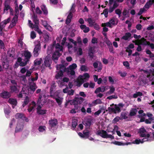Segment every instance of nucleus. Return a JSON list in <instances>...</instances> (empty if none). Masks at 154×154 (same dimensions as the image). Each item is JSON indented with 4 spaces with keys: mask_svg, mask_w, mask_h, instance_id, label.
Returning a JSON list of instances; mask_svg holds the SVG:
<instances>
[{
    "mask_svg": "<svg viewBox=\"0 0 154 154\" xmlns=\"http://www.w3.org/2000/svg\"><path fill=\"white\" fill-rule=\"evenodd\" d=\"M45 28L46 29L50 32H51L52 31V29L51 27L48 24Z\"/></svg>",
    "mask_w": 154,
    "mask_h": 154,
    "instance_id": "60",
    "label": "nucleus"
},
{
    "mask_svg": "<svg viewBox=\"0 0 154 154\" xmlns=\"http://www.w3.org/2000/svg\"><path fill=\"white\" fill-rule=\"evenodd\" d=\"M144 138H143L142 140H141V143H143L144 142H145L146 141H151V140L150 139H149V137H143Z\"/></svg>",
    "mask_w": 154,
    "mask_h": 154,
    "instance_id": "48",
    "label": "nucleus"
},
{
    "mask_svg": "<svg viewBox=\"0 0 154 154\" xmlns=\"http://www.w3.org/2000/svg\"><path fill=\"white\" fill-rule=\"evenodd\" d=\"M45 127L44 126H40L38 128V131L40 132H43L45 130Z\"/></svg>",
    "mask_w": 154,
    "mask_h": 154,
    "instance_id": "57",
    "label": "nucleus"
},
{
    "mask_svg": "<svg viewBox=\"0 0 154 154\" xmlns=\"http://www.w3.org/2000/svg\"><path fill=\"white\" fill-rule=\"evenodd\" d=\"M49 123L51 127H54L57 124V119H51L49 121Z\"/></svg>",
    "mask_w": 154,
    "mask_h": 154,
    "instance_id": "12",
    "label": "nucleus"
},
{
    "mask_svg": "<svg viewBox=\"0 0 154 154\" xmlns=\"http://www.w3.org/2000/svg\"><path fill=\"white\" fill-rule=\"evenodd\" d=\"M4 5V13H8V11L9 9L10 11V14L13 15V14L11 13L13 10L11 8L10 6L9 5Z\"/></svg>",
    "mask_w": 154,
    "mask_h": 154,
    "instance_id": "14",
    "label": "nucleus"
},
{
    "mask_svg": "<svg viewBox=\"0 0 154 154\" xmlns=\"http://www.w3.org/2000/svg\"><path fill=\"white\" fill-rule=\"evenodd\" d=\"M7 56L9 57L14 58V51H8L7 52Z\"/></svg>",
    "mask_w": 154,
    "mask_h": 154,
    "instance_id": "37",
    "label": "nucleus"
},
{
    "mask_svg": "<svg viewBox=\"0 0 154 154\" xmlns=\"http://www.w3.org/2000/svg\"><path fill=\"white\" fill-rule=\"evenodd\" d=\"M37 88V87L35 83L30 82L29 84L28 91L30 94H33Z\"/></svg>",
    "mask_w": 154,
    "mask_h": 154,
    "instance_id": "3",
    "label": "nucleus"
},
{
    "mask_svg": "<svg viewBox=\"0 0 154 154\" xmlns=\"http://www.w3.org/2000/svg\"><path fill=\"white\" fill-rule=\"evenodd\" d=\"M44 64L46 67H50L51 66V60L46 58L44 62Z\"/></svg>",
    "mask_w": 154,
    "mask_h": 154,
    "instance_id": "22",
    "label": "nucleus"
},
{
    "mask_svg": "<svg viewBox=\"0 0 154 154\" xmlns=\"http://www.w3.org/2000/svg\"><path fill=\"white\" fill-rule=\"evenodd\" d=\"M24 114L22 113H17L15 115V118L17 119H23Z\"/></svg>",
    "mask_w": 154,
    "mask_h": 154,
    "instance_id": "27",
    "label": "nucleus"
},
{
    "mask_svg": "<svg viewBox=\"0 0 154 154\" xmlns=\"http://www.w3.org/2000/svg\"><path fill=\"white\" fill-rule=\"evenodd\" d=\"M24 62L22 61L19 64V65L21 66H25L27 64L28 61H26V60L25 59L24 60Z\"/></svg>",
    "mask_w": 154,
    "mask_h": 154,
    "instance_id": "45",
    "label": "nucleus"
},
{
    "mask_svg": "<svg viewBox=\"0 0 154 154\" xmlns=\"http://www.w3.org/2000/svg\"><path fill=\"white\" fill-rule=\"evenodd\" d=\"M153 4L149 0L147 1L144 5V8L148 9Z\"/></svg>",
    "mask_w": 154,
    "mask_h": 154,
    "instance_id": "30",
    "label": "nucleus"
},
{
    "mask_svg": "<svg viewBox=\"0 0 154 154\" xmlns=\"http://www.w3.org/2000/svg\"><path fill=\"white\" fill-rule=\"evenodd\" d=\"M4 112L7 115H9L11 112L10 110L7 108L4 109Z\"/></svg>",
    "mask_w": 154,
    "mask_h": 154,
    "instance_id": "63",
    "label": "nucleus"
},
{
    "mask_svg": "<svg viewBox=\"0 0 154 154\" xmlns=\"http://www.w3.org/2000/svg\"><path fill=\"white\" fill-rule=\"evenodd\" d=\"M41 48L40 43H38L35 45L33 51V55L34 57H36L38 56Z\"/></svg>",
    "mask_w": 154,
    "mask_h": 154,
    "instance_id": "2",
    "label": "nucleus"
},
{
    "mask_svg": "<svg viewBox=\"0 0 154 154\" xmlns=\"http://www.w3.org/2000/svg\"><path fill=\"white\" fill-rule=\"evenodd\" d=\"M122 14L125 17H129V11L126 9H124L122 12Z\"/></svg>",
    "mask_w": 154,
    "mask_h": 154,
    "instance_id": "31",
    "label": "nucleus"
},
{
    "mask_svg": "<svg viewBox=\"0 0 154 154\" xmlns=\"http://www.w3.org/2000/svg\"><path fill=\"white\" fill-rule=\"evenodd\" d=\"M36 37V34L35 32L32 31L30 34V37L31 38L33 39L35 38Z\"/></svg>",
    "mask_w": 154,
    "mask_h": 154,
    "instance_id": "52",
    "label": "nucleus"
},
{
    "mask_svg": "<svg viewBox=\"0 0 154 154\" xmlns=\"http://www.w3.org/2000/svg\"><path fill=\"white\" fill-rule=\"evenodd\" d=\"M44 96V94L42 93H41L39 94V98L38 99V102H39L40 103H41V101H42V98Z\"/></svg>",
    "mask_w": 154,
    "mask_h": 154,
    "instance_id": "62",
    "label": "nucleus"
},
{
    "mask_svg": "<svg viewBox=\"0 0 154 154\" xmlns=\"http://www.w3.org/2000/svg\"><path fill=\"white\" fill-rule=\"evenodd\" d=\"M32 18L33 22L35 23L34 25H38L39 24L38 19L37 16L34 14L32 16Z\"/></svg>",
    "mask_w": 154,
    "mask_h": 154,
    "instance_id": "24",
    "label": "nucleus"
},
{
    "mask_svg": "<svg viewBox=\"0 0 154 154\" xmlns=\"http://www.w3.org/2000/svg\"><path fill=\"white\" fill-rule=\"evenodd\" d=\"M114 108L116 112V113H119L121 111L120 108L118 106L117 104L114 105Z\"/></svg>",
    "mask_w": 154,
    "mask_h": 154,
    "instance_id": "42",
    "label": "nucleus"
},
{
    "mask_svg": "<svg viewBox=\"0 0 154 154\" xmlns=\"http://www.w3.org/2000/svg\"><path fill=\"white\" fill-rule=\"evenodd\" d=\"M108 9L106 8L104 10L103 13H101V14H104L105 17H108Z\"/></svg>",
    "mask_w": 154,
    "mask_h": 154,
    "instance_id": "46",
    "label": "nucleus"
},
{
    "mask_svg": "<svg viewBox=\"0 0 154 154\" xmlns=\"http://www.w3.org/2000/svg\"><path fill=\"white\" fill-rule=\"evenodd\" d=\"M115 91V88L113 86H112V87H110V90L109 91V93L110 94H111L113 93Z\"/></svg>",
    "mask_w": 154,
    "mask_h": 154,
    "instance_id": "54",
    "label": "nucleus"
},
{
    "mask_svg": "<svg viewBox=\"0 0 154 154\" xmlns=\"http://www.w3.org/2000/svg\"><path fill=\"white\" fill-rule=\"evenodd\" d=\"M2 66L5 69H8L9 66V63L6 59L2 60Z\"/></svg>",
    "mask_w": 154,
    "mask_h": 154,
    "instance_id": "13",
    "label": "nucleus"
},
{
    "mask_svg": "<svg viewBox=\"0 0 154 154\" xmlns=\"http://www.w3.org/2000/svg\"><path fill=\"white\" fill-rule=\"evenodd\" d=\"M119 120H121L119 116L116 117L112 120V123L113 124L116 123L118 122Z\"/></svg>",
    "mask_w": 154,
    "mask_h": 154,
    "instance_id": "47",
    "label": "nucleus"
},
{
    "mask_svg": "<svg viewBox=\"0 0 154 154\" xmlns=\"http://www.w3.org/2000/svg\"><path fill=\"white\" fill-rule=\"evenodd\" d=\"M139 45H149V42L146 41V39L144 38H142L140 40H139Z\"/></svg>",
    "mask_w": 154,
    "mask_h": 154,
    "instance_id": "8",
    "label": "nucleus"
},
{
    "mask_svg": "<svg viewBox=\"0 0 154 154\" xmlns=\"http://www.w3.org/2000/svg\"><path fill=\"white\" fill-rule=\"evenodd\" d=\"M11 96V93L7 91H3L1 93H0V97L4 99L9 98Z\"/></svg>",
    "mask_w": 154,
    "mask_h": 154,
    "instance_id": "5",
    "label": "nucleus"
},
{
    "mask_svg": "<svg viewBox=\"0 0 154 154\" xmlns=\"http://www.w3.org/2000/svg\"><path fill=\"white\" fill-rule=\"evenodd\" d=\"M91 120H88L85 122V125L89 127L91 125Z\"/></svg>",
    "mask_w": 154,
    "mask_h": 154,
    "instance_id": "43",
    "label": "nucleus"
},
{
    "mask_svg": "<svg viewBox=\"0 0 154 154\" xmlns=\"http://www.w3.org/2000/svg\"><path fill=\"white\" fill-rule=\"evenodd\" d=\"M118 98V97L116 95H112L110 96H109V97H107V99H109V100H111L112 99H116Z\"/></svg>",
    "mask_w": 154,
    "mask_h": 154,
    "instance_id": "50",
    "label": "nucleus"
},
{
    "mask_svg": "<svg viewBox=\"0 0 154 154\" xmlns=\"http://www.w3.org/2000/svg\"><path fill=\"white\" fill-rule=\"evenodd\" d=\"M112 143L118 146H122L123 145V143L122 142L116 141H115L114 142H112Z\"/></svg>",
    "mask_w": 154,
    "mask_h": 154,
    "instance_id": "51",
    "label": "nucleus"
},
{
    "mask_svg": "<svg viewBox=\"0 0 154 154\" xmlns=\"http://www.w3.org/2000/svg\"><path fill=\"white\" fill-rule=\"evenodd\" d=\"M84 138H88L90 135V131L87 130H84L83 132Z\"/></svg>",
    "mask_w": 154,
    "mask_h": 154,
    "instance_id": "20",
    "label": "nucleus"
},
{
    "mask_svg": "<svg viewBox=\"0 0 154 154\" xmlns=\"http://www.w3.org/2000/svg\"><path fill=\"white\" fill-rule=\"evenodd\" d=\"M131 34L130 32L126 33L125 35L122 37V38L125 40H127L128 38L131 37Z\"/></svg>",
    "mask_w": 154,
    "mask_h": 154,
    "instance_id": "26",
    "label": "nucleus"
},
{
    "mask_svg": "<svg viewBox=\"0 0 154 154\" xmlns=\"http://www.w3.org/2000/svg\"><path fill=\"white\" fill-rule=\"evenodd\" d=\"M127 113L125 112H122L121 113L120 118L121 120H122L123 119H126L128 118V117L127 116Z\"/></svg>",
    "mask_w": 154,
    "mask_h": 154,
    "instance_id": "23",
    "label": "nucleus"
},
{
    "mask_svg": "<svg viewBox=\"0 0 154 154\" xmlns=\"http://www.w3.org/2000/svg\"><path fill=\"white\" fill-rule=\"evenodd\" d=\"M41 8L44 13V14L46 15H47L48 13V11L45 6L44 5H42L41 6Z\"/></svg>",
    "mask_w": 154,
    "mask_h": 154,
    "instance_id": "32",
    "label": "nucleus"
},
{
    "mask_svg": "<svg viewBox=\"0 0 154 154\" xmlns=\"http://www.w3.org/2000/svg\"><path fill=\"white\" fill-rule=\"evenodd\" d=\"M10 21V17L8 18L7 19L5 20L2 22L3 23H4L5 25H6L8 23H9Z\"/></svg>",
    "mask_w": 154,
    "mask_h": 154,
    "instance_id": "58",
    "label": "nucleus"
},
{
    "mask_svg": "<svg viewBox=\"0 0 154 154\" xmlns=\"http://www.w3.org/2000/svg\"><path fill=\"white\" fill-rule=\"evenodd\" d=\"M80 69L82 71H87V67L85 65H82L80 68Z\"/></svg>",
    "mask_w": 154,
    "mask_h": 154,
    "instance_id": "55",
    "label": "nucleus"
},
{
    "mask_svg": "<svg viewBox=\"0 0 154 154\" xmlns=\"http://www.w3.org/2000/svg\"><path fill=\"white\" fill-rule=\"evenodd\" d=\"M63 73L62 72L59 71L57 74L55 75V78L57 79H58L63 76Z\"/></svg>",
    "mask_w": 154,
    "mask_h": 154,
    "instance_id": "29",
    "label": "nucleus"
},
{
    "mask_svg": "<svg viewBox=\"0 0 154 154\" xmlns=\"http://www.w3.org/2000/svg\"><path fill=\"white\" fill-rule=\"evenodd\" d=\"M143 94L140 92H136V93L134 94L133 95V97L134 98H136L138 96H142Z\"/></svg>",
    "mask_w": 154,
    "mask_h": 154,
    "instance_id": "40",
    "label": "nucleus"
},
{
    "mask_svg": "<svg viewBox=\"0 0 154 154\" xmlns=\"http://www.w3.org/2000/svg\"><path fill=\"white\" fill-rule=\"evenodd\" d=\"M5 26V25L2 22H1L0 23V31L3 30V29Z\"/></svg>",
    "mask_w": 154,
    "mask_h": 154,
    "instance_id": "56",
    "label": "nucleus"
},
{
    "mask_svg": "<svg viewBox=\"0 0 154 154\" xmlns=\"http://www.w3.org/2000/svg\"><path fill=\"white\" fill-rule=\"evenodd\" d=\"M0 46L1 48L4 49L5 47L4 44L2 40L0 39Z\"/></svg>",
    "mask_w": 154,
    "mask_h": 154,
    "instance_id": "59",
    "label": "nucleus"
},
{
    "mask_svg": "<svg viewBox=\"0 0 154 154\" xmlns=\"http://www.w3.org/2000/svg\"><path fill=\"white\" fill-rule=\"evenodd\" d=\"M17 86L16 85L11 86L10 87V89L11 90V92L13 93L17 91Z\"/></svg>",
    "mask_w": 154,
    "mask_h": 154,
    "instance_id": "39",
    "label": "nucleus"
},
{
    "mask_svg": "<svg viewBox=\"0 0 154 154\" xmlns=\"http://www.w3.org/2000/svg\"><path fill=\"white\" fill-rule=\"evenodd\" d=\"M82 76H81V77L79 78L78 77L77 80L76 82V86L79 87L84 82V79L82 78Z\"/></svg>",
    "mask_w": 154,
    "mask_h": 154,
    "instance_id": "9",
    "label": "nucleus"
},
{
    "mask_svg": "<svg viewBox=\"0 0 154 154\" xmlns=\"http://www.w3.org/2000/svg\"><path fill=\"white\" fill-rule=\"evenodd\" d=\"M110 24L112 26H115L117 25L118 22V20L117 19L113 18L109 20Z\"/></svg>",
    "mask_w": 154,
    "mask_h": 154,
    "instance_id": "11",
    "label": "nucleus"
},
{
    "mask_svg": "<svg viewBox=\"0 0 154 154\" xmlns=\"http://www.w3.org/2000/svg\"><path fill=\"white\" fill-rule=\"evenodd\" d=\"M101 26L102 27H108L110 28H112V26L110 24L109 21L106 23H102Z\"/></svg>",
    "mask_w": 154,
    "mask_h": 154,
    "instance_id": "36",
    "label": "nucleus"
},
{
    "mask_svg": "<svg viewBox=\"0 0 154 154\" xmlns=\"http://www.w3.org/2000/svg\"><path fill=\"white\" fill-rule=\"evenodd\" d=\"M32 106H29L28 109V110L29 112H30L34 110L36 106V103L34 101H32Z\"/></svg>",
    "mask_w": 154,
    "mask_h": 154,
    "instance_id": "16",
    "label": "nucleus"
},
{
    "mask_svg": "<svg viewBox=\"0 0 154 154\" xmlns=\"http://www.w3.org/2000/svg\"><path fill=\"white\" fill-rule=\"evenodd\" d=\"M56 67L57 70L59 71L62 72L63 73L64 72H66L68 70V68H66L65 66L63 65H57Z\"/></svg>",
    "mask_w": 154,
    "mask_h": 154,
    "instance_id": "6",
    "label": "nucleus"
},
{
    "mask_svg": "<svg viewBox=\"0 0 154 154\" xmlns=\"http://www.w3.org/2000/svg\"><path fill=\"white\" fill-rule=\"evenodd\" d=\"M141 140H140L136 139L134 140H133L132 142L133 144H139L141 143Z\"/></svg>",
    "mask_w": 154,
    "mask_h": 154,
    "instance_id": "53",
    "label": "nucleus"
},
{
    "mask_svg": "<svg viewBox=\"0 0 154 154\" xmlns=\"http://www.w3.org/2000/svg\"><path fill=\"white\" fill-rule=\"evenodd\" d=\"M17 20L13 19L11 22L9 26V28H12L16 25Z\"/></svg>",
    "mask_w": 154,
    "mask_h": 154,
    "instance_id": "28",
    "label": "nucleus"
},
{
    "mask_svg": "<svg viewBox=\"0 0 154 154\" xmlns=\"http://www.w3.org/2000/svg\"><path fill=\"white\" fill-rule=\"evenodd\" d=\"M38 25H34L33 28H34V29L35 31L37 32L39 35H41L42 32L41 30L39 29Z\"/></svg>",
    "mask_w": 154,
    "mask_h": 154,
    "instance_id": "21",
    "label": "nucleus"
},
{
    "mask_svg": "<svg viewBox=\"0 0 154 154\" xmlns=\"http://www.w3.org/2000/svg\"><path fill=\"white\" fill-rule=\"evenodd\" d=\"M23 125L20 124H18L16 128L15 132H17L21 131L23 128Z\"/></svg>",
    "mask_w": 154,
    "mask_h": 154,
    "instance_id": "17",
    "label": "nucleus"
},
{
    "mask_svg": "<svg viewBox=\"0 0 154 154\" xmlns=\"http://www.w3.org/2000/svg\"><path fill=\"white\" fill-rule=\"evenodd\" d=\"M137 112V110L136 109L132 108L130 111L129 115L130 116H135Z\"/></svg>",
    "mask_w": 154,
    "mask_h": 154,
    "instance_id": "15",
    "label": "nucleus"
},
{
    "mask_svg": "<svg viewBox=\"0 0 154 154\" xmlns=\"http://www.w3.org/2000/svg\"><path fill=\"white\" fill-rule=\"evenodd\" d=\"M46 112L47 110H46L40 109V110H38V111H37V113L39 115H42L46 114Z\"/></svg>",
    "mask_w": 154,
    "mask_h": 154,
    "instance_id": "41",
    "label": "nucleus"
},
{
    "mask_svg": "<svg viewBox=\"0 0 154 154\" xmlns=\"http://www.w3.org/2000/svg\"><path fill=\"white\" fill-rule=\"evenodd\" d=\"M77 67V66L76 64L74 63L69 66V68H68L69 70H73L75 69Z\"/></svg>",
    "mask_w": 154,
    "mask_h": 154,
    "instance_id": "38",
    "label": "nucleus"
},
{
    "mask_svg": "<svg viewBox=\"0 0 154 154\" xmlns=\"http://www.w3.org/2000/svg\"><path fill=\"white\" fill-rule=\"evenodd\" d=\"M68 102H69L70 104L71 105H74L75 104H76L75 100V98L73 100H69Z\"/></svg>",
    "mask_w": 154,
    "mask_h": 154,
    "instance_id": "61",
    "label": "nucleus"
},
{
    "mask_svg": "<svg viewBox=\"0 0 154 154\" xmlns=\"http://www.w3.org/2000/svg\"><path fill=\"white\" fill-rule=\"evenodd\" d=\"M107 133L106 131L104 130L98 131H97V134L103 138H106Z\"/></svg>",
    "mask_w": 154,
    "mask_h": 154,
    "instance_id": "7",
    "label": "nucleus"
},
{
    "mask_svg": "<svg viewBox=\"0 0 154 154\" xmlns=\"http://www.w3.org/2000/svg\"><path fill=\"white\" fill-rule=\"evenodd\" d=\"M8 102L14 106H16L17 105V100L15 99L12 98H9L8 100Z\"/></svg>",
    "mask_w": 154,
    "mask_h": 154,
    "instance_id": "25",
    "label": "nucleus"
},
{
    "mask_svg": "<svg viewBox=\"0 0 154 154\" xmlns=\"http://www.w3.org/2000/svg\"><path fill=\"white\" fill-rule=\"evenodd\" d=\"M77 124V122L76 120H73L72 122V126L73 128H75Z\"/></svg>",
    "mask_w": 154,
    "mask_h": 154,
    "instance_id": "44",
    "label": "nucleus"
},
{
    "mask_svg": "<svg viewBox=\"0 0 154 154\" xmlns=\"http://www.w3.org/2000/svg\"><path fill=\"white\" fill-rule=\"evenodd\" d=\"M94 27V28L97 30H98L100 29V26L97 23H95L93 26Z\"/></svg>",
    "mask_w": 154,
    "mask_h": 154,
    "instance_id": "64",
    "label": "nucleus"
},
{
    "mask_svg": "<svg viewBox=\"0 0 154 154\" xmlns=\"http://www.w3.org/2000/svg\"><path fill=\"white\" fill-rule=\"evenodd\" d=\"M24 56L25 57L24 59L26 60V61H29L31 56V53L28 51H25L24 53Z\"/></svg>",
    "mask_w": 154,
    "mask_h": 154,
    "instance_id": "10",
    "label": "nucleus"
},
{
    "mask_svg": "<svg viewBox=\"0 0 154 154\" xmlns=\"http://www.w3.org/2000/svg\"><path fill=\"white\" fill-rule=\"evenodd\" d=\"M102 103V102L100 99H97L93 101V104L95 106L98 104H101Z\"/></svg>",
    "mask_w": 154,
    "mask_h": 154,
    "instance_id": "33",
    "label": "nucleus"
},
{
    "mask_svg": "<svg viewBox=\"0 0 154 154\" xmlns=\"http://www.w3.org/2000/svg\"><path fill=\"white\" fill-rule=\"evenodd\" d=\"M58 47H57V46H55L56 48L57 49H56L53 53L52 56V60L56 63H57L58 59L61 55L59 51H61L62 50V48H60V45H58Z\"/></svg>",
    "mask_w": 154,
    "mask_h": 154,
    "instance_id": "1",
    "label": "nucleus"
},
{
    "mask_svg": "<svg viewBox=\"0 0 154 154\" xmlns=\"http://www.w3.org/2000/svg\"><path fill=\"white\" fill-rule=\"evenodd\" d=\"M67 72V74L69 75H71L72 76L74 75L75 74V72L73 70H69L68 68V70L66 71Z\"/></svg>",
    "mask_w": 154,
    "mask_h": 154,
    "instance_id": "35",
    "label": "nucleus"
},
{
    "mask_svg": "<svg viewBox=\"0 0 154 154\" xmlns=\"http://www.w3.org/2000/svg\"><path fill=\"white\" fill-rule=\"evenodd\" d=\"M146 132V130L143 127L139 129L138 133L140 134V137H150V134H146L145 133Z\"/></svg>",
    "mask_w": 154,
    "mask_h": 154,
    "instance_id": "4",
    "label": "nucleus"
},
{
    "mask_svg": "<svg viewBox=\"0 0 154 154\" xmlns=\"http://www.w3.org/2000/svg\"><path fill=\"white\" fill-rule=\"evenodd\" d=\"M29 99L28 97L26 96L24 100V101L23 102V103L22 105V106L23 107L25 106L27 104H28L29 102Z\"/></svg>",
    "mask_w": 154,
    "mask_h": 154,
    "instance_id": "34",
    "label": "nucleus"
},
{
    "mask_svg": "<svg viewBox=\"0 0 154 154\" xmlns=\"http://www.w3.org/2000/svg\"><path fill=\"white\" fill-rule=\"evenodd\" d=\"M76 104H81L84 100L83 98L82 97L75 98Z\"/></svg>",
    "mask_w": 154,
    "mask_h": 154,
    "instance_id": "19",
    "label": "nucleus"
},
{
    "mask_svg": "<svg viewBox=\"0 0 154 154\" xmlns=\"http://www.w3.org/2000/svg\"><path fill=\"white\" fill-rule=\"evenodd\" d=\"M108 110L109 112H113L115 114L116 113L114 108L109 107L108 108Z\"/></svg>",
    "mask_w": 154,
    "mask_h": 154,
    "instance_id": "49",
    "label": "nucleus"
},
{
    "mask_svg": "<svg viewBox=\"0 0 154 154\" xmlns=\"http://www.w3.org/2000/svg\"><path fill=\"white\" fill-rule=\"evenodd\" d=\"M87 21L89 23V26L90 27L93 26V25L95 23V21L91 18L87 19Z\"/></svg>",
    "mask_w": 154,
    "mask_h": 154,
    "instance_id": "18",
    "label": "nucleus"
}]
</instances>
